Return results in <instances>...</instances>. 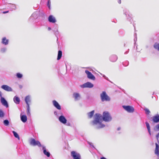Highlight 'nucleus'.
Wrapping results in <instances>:
<instances>
[{"mask_svg": "<svg viewBox=\"0 0 159 159\" xmlns=\"http://www.w3.org/2000/svg\"><path fill=\"white\" fill-rule=\"evenodd\" d=\"M102 116L99 113H96L94 116V120L92 121V123L93 125H98L97 127L98 129H100L105 127V125L102 123Z\"/></svg>", "mask_w": 159, "mask_h": 159, "instance_id": "f257e3e1", "label": "nucleus"}, {"mask_svg": "<svg viewBox=\"0 0 159 159\" xmlns=\"http://www.w3.org/2000/svg\"><path fill=\"white\" fill-rule=\"evenodd\" d=\"M102 119L105 122H109L111 120L112 118L109 112L105 111L103 113Z\"/></svg>", "mask_w": 159, "mask_h": 159, "instance_id": "f03ea898", "label": "nucleus"}, {"mask_svg": "<svg viewBox=\"0 0 159 159\" xmlns=\"http://www.w3.org/2000/svg\"><path fill=\"white\" fill-rule=\"evenodd\" d=\"M101 98L102 102L104 101H108L110 100V98L107 94L104 91L101 94Z\"/></svg>", "mask_w": 159, "mask_h": 159, "instance_id": "7ed1b4c3", "label": "nucleus"}, {"mask_svg": "<svg viewBox=\"0 0 159 159\" xmlns=\"http://www.w3.org/2000/svg\"><path fill=\"white\" fill-rule=\"evenodd\" d=\"M30 145L34 146L37 145L39 147H40L41 146V144L39 141H36L33 138H31L30 139Z\"/></svg>", "mask_w": 159, "mask_h": 159, "instance_id": "20e7f679", "label": "nucleus"}, {"mask_svg": "<svg viewBox=\"0 0 159 159\" xmlns=\"http://www.w3.org/2000/svg\"><path fill=\"white\" fill-rule=\"evenodd\" d=\"M122 107L128 112L132 113L134 111V109L132 107L129 106H123Z\"/></svg>", "mask_w": 159, "mask_h": 159, "instance_id": "39448f33", "label": "nucleus"}, {"mask_svg": "<svg viewBox=\"0 0 159 159\" xmlns=\"http://www.w3.org/2000/svg\"><path fill=\"white\" fill-rule=\"evenodd\" d=\"M71 156L74 159H80V155L79 153H77L74 151L71 152Z\"/></svg>", "mask_w": 159, "mask_h": 159, "instance_id": "423d86ee", "label": "nucleus"}, {"mask_svg": "<svg viewBox=\"0 0 159 159\" xmlns=\"http://www.w3.org/2000/svg\"><path fill=\"white\" fill-rule=\"evenodd\" d=\"M85 73L87 75V77L89 79L94 80L95 79V76L91 73L89 72L88 70H86L85 71Z\"/></svg>", "mask_w": 159, "mask_h": 159, "instance_id": "0eeeda50", "label": "nucleus"}, {"mask_svg": "<svg viewBox=\"0 0 159 159\" xmlns=\"http://www.w3.org/2000/svg\"><path fill=\"white\" fill-rule=\"evenodd\" d=\"M93 86V84L89 82H88L84 83L83 84L81 85L80 87L82 88H91Z\"/></svg>", "mask_w": 159, "mask_h": 159, "instance_id": "6e6552de", "label": "nucleus"}, {"mask_svg": "<svg viewBox=\"0 0 159 159\" xmlns=\"http://www.w3.org/2000/svg\"><path fill=\"white\" fill-rule=\"evenodd\" d=\"M155 145L156 148L155 149L154 153L158 158H159V146L158 144L157 143H155Z\"/></svg>", "mask_w": 159, "mask_h": 159, "instance_id": "1a4fd4ad", "label": "nucleus"}, {"mask_svg": "<svg viewBox=\"0 0 159 159\" xmlns=\"http://www.w3.org/2000/svg\"><path fill=\"white\" fill-rule=\"evenodd\" d=\"M52 103L53 106L57 109L60 110L61 109V107L57 102L56 100H53Z\"/></svg>", "mask_w": 159, "mask_h": 159, "instance_id": "9d476101", "label": "nucleus"}, {"mask_svg": "<svg viewBox=\"0 0 159 159\" xmlns=\"http://www.w3.org/2000/svg\"><path fill=\"white\" fill-rule=\"evenodd\" d=\"M1 88L5 90L6 91H12V89L9 87V86L6 85H2Z\"/></svg>", "mask_w": 159, "mask_h": 159, "instance_id": "9b49d317", "label": "nucleus"}, {"mask_svg": "<svg viewBox=\"0 0 159 159\" xmlns=\"http://www.w3.org/2000/svg\"><path fill=\"white\" fill-rule=\"evenodd\" d=\"M1 97V101L2 104L7 107H8V103L6 100L4 98L2 97V96Z\"/></svg>", "mask_w": 159, "mask_h": 159, "instance_id": "f8f14e48", "label": "nucleus"}, {"mask_svg": "<svg viewBox=\"0 0 159 159\" xmlns=\"http://www.w3.org/2000/svg\"><path fill=\"white\" fill-rule=\"evenodd\" d=\"M59 120L63 124H65L66 123L67 120L65 117L63 116H60L59 118Z\"/></svg>", "mask_w": 159, "mask_h": 159, "instance_id": "ddd939ff", "label": "nucleus"}, {"mask_svg": "<svg viewBox=\"0 0 159 159\" xmlns=\"http://www.w3.org/2000/svg\"><path fill=\"white\" fill-rule=\"evenodd\" d=\"M117 57L115 55H112L110 57V61L112 62H116L117 61Z\"/></svg>", "mask_w": 159, "mask_h": 159, "instance_id": "4468645a", "label": "nucleus"}, {"mask_svg": "<svg viewBox=\"0 0 159 159\" xmlns=\"http://www.w3.org/2000/svg\"><path fill=\"white\" fill-rule=\"evenodd\" d=\"M48 20L50 22L52 23H54L56 21L55 18L52 15H50L49 16Z\"/></svg>", "mask_w": 159, "mask_h": 159, "instance_id": "2eb2a0df", "label": "nucleus"}, {"mask_svg": "<svg viewBox=\"0 0 159 159\" xmlns=\"http://www.w3.org/2000/svg\"><path fill=\"white\" fill-rule=\"evenodd\" d=\"M152 120L154 123L159 122V115H157L152 117Z\"/></svg>", "mask_w": 159, "mask_h": 159, "instance_id": "dca6fc26", "label": "nucleus"}, {"mask_svg": "<svg viewBox=\"0 0 159 159\" xmlns=\"http://www.w3.org/2000/svg\"><path fill=\"white\" fill-rule=\"evenodd\" d=\"M13 100L14 102L16 104H19L20 102V99L17 96H15L13 98Z\"/></svg>", "mask_w": 159, "mask_h": 159, "instance_id": "f3484780", "label": "nucleus"}, {"mask_svg": "<svg viewBox=\"0 0 159 159\" xmlns=\"http://www.w3.org/2000/svg\"><path fill=\"white\" fill-rule=\"evenodd\" d=\"M73 97L75 100H78L80 98V95L79 93H75L73 94Z\"/></svg>", "mask_w": 159, "mask_h": 159, "instance_id": "a211bd4d", "label": "nucleus"}, {"mask_svg": "<svg viewBox=\"0 0 159 159\" xmlns=\"http://www.w3.org/2000/svg\"><path fill=\"white\" fill-rule=\"evenodd\" d=\"M25 101L27 105V106L29 105V103L30 102V97L29 96H26L25 98Z\"/></svg>", "mask_w": 159, "mask_h": 159, "instance_id": "6ab92c4d", "label": "nucleus"}, {"mask_svg": "<svg viewBox=\"0 0 159 159\" xmlns=\"http://www.w3.org/2000/svg\"><path fill=\"white\" fill-rule=\"evenodd\" d=\"M2 43L5 45H7L8 43V40L7 39L6 37H4L2 39Z\"/></svg>", "mask_w": 159, "mask_h": 159, "instance_id": "aec40b11", "label": "nucleus"}, {"mask_svg": "<svg viewBox=\"0 0 159 159\" xmlns=\"http://www.w3.org/2000/svg\"><path fill=\"white\" fill-rule=\"evenodd\" d=\"M43 152L44 154L46 155L48 157H49L50 156V153L47 152L45 147H43Z\"/></svg>", "mask_w": 159, "mask_h": 159, "instance_id": "412c9836", "label": "nucleus"}, {"mask_svg": "<svg viewBox=\"0 0 159 159\" xmlns=\"http://www.w3.org/2000/svg\"><path fill=\"white\" fill-rule=\"evenodd\" d=\"M62 55V52L61 50H59L58 51V55H57V60H59L61 58Z\"/></svg>", "mask_w": 159, "mask_h": 159, "instance_id": "4be33fe9", "label": "nucleus"}, {"mask_svg": "<svg viewBox=\"0 0 159 159\" xmlns=\"http://www.w3.org/2000/svg\"><path fill=\"white\" fill-rule=\"evenodd\" d=\"M94 113V110L89 112L88 114V118L90 119L92 118L93 116Z\"/></svg>", "mask_w": 159, "mask_h": 159, "instance_id": "5701e85b", "label": "nucleus"}, {"mask_svg": "<svg viewBox=\"0 0 159 159\" xmlns=\"http://www.w3.org/2000/svg\"><path fill=\"white\" fill-rule=\"evenodd\" d=\"M21 121L23 122H25L27 120V118L25 115H22L21 117Z\"/></svg>", "mask_w": 159, "mask_h": 159, "instance_id": "b1692460", "label": "nucleus"}, {"mask_svg": "<svg viewBox=\"0 0 159 159\" xmlns=\"http://www.w3.org/2000/svg\"><path fill=\"white\" fill-rule=\"evenodd\" d=\"M12 132L14 136L16 138H17L19 140L20 139V138L18 134L15 131H13Z\"/></svg>", "mask_w": 159, "mask_h": 159, "instance_id": "393cba45", "label": "nucleus"}, {"mask_svg": "<svg viewBox=\"0 0 159 159\" xmlns=\"http://www.w3.org/2000/svg\"><path fill=\"white\" fill-rule=\"evenodd\" d=\"M145 123H146L147 129H148V131L149 133L150 134H151L150 128V127L149 124L147 122H146Z\"/></svg>", "mask_w": 159, "mask_h": 159, "instance_id": "a878e982", "label": "nucleus"}, {"mask_svg": "<svg viewBox=\"0 0 159 159\" xmlns=\"http://www.w3.org/2000/svg\"><path fill=\"white\" fill-rule=\"evenodd\" d=\"M154 48L156 49H157L158 51H159V44L157 43H155L153 46Z\"/></svg>", "mask_w": 159, "mask_h": 159, "instance_id": "bb28decb", "label": "nucleus"}, {"mask_svg": "<svg viewBox=\"0 0 159 159\" xmlns=\"http://www.w3.org/2000/svg\"><path fill=\"white\" fill-rule=\"evenodd\" d=\"M27 114L28 116L30 115V108L29 105H28V106H27Z\"/></svg>", "mask_w": 159, "mask_h": 159, "instance_id": "cd10ccee", "label": "nucleus"}, {"mask_svg": "<svg viewBox=\"0 0 159 159\" xmlns=\"http://www.w3.org/2000/svg\"><path fill=\"white\" fill-rule=\"evenodd\" d=\"M3 123L6 126H8L9 124V122L8 120H5L3 121Z\"/></svg>", "mask_w": 159, "mask_h": 159, "instance_id": "c85d7f7f", "label": "nucleus"}, {"mask_svg": "<svg viewBox=\"0 0 159 159\" xmlns=\"http://www.w3.org/2000/svg\"><path fill=\"white\" fill-rule=\"evenodd\" d=\"M144 110L145 111V113L146 114L149 115V113H150V111L149 110V109H148L145 108L144 109Z\"/></svg>", "mask_w": 159, "mask_h": 159, "instance_id": "c756f323", "label": "nucleus"}, {"mask_svg": "<svg viewBox=\"0 0 159 159\" xmlns=\"http://www.w3.org/2000/svg\"><path fill=\"white\" fill-rule=\"evenodd\" d=\"M16 76L17 78H21L22 77V74H20V73H17L16 74Z\"/></svg>", "mask_w": 159, "mask_h": 159, "instance_id": "7c9ffc66", "label": "nucleus"}, {"mask_svg": "<svg viewBox=\"0 0 159 159\" xmlns=\"http://www.w3.org/2000/svg\"><path fill=\"white\" fill-rule=\"evenodd\" d=\"M4 116V114L3 112L1 110H0V117H3Z\"/></svg>", "mask_w": 159, "mask_h": 159, "instance_id": "2f4dec72", "label": "nucleus"}, {"mask_svg": "<svg viewBox=\"0 0 159 159\" xmlns=\"http://www.w3.org/2000/svg\"><path fill=\"white\" fill-rule=\"evenodd\" d=\"M50 4H51V2L50 1V0H49L48 1V2L47 5L49 9H50Z\"/></svg>", "mask_w": 159, "mask_h": 159, "instance_id": "473e14b6", "label": "nucleus"}, {"mask_svg": "<svg viewBox=\"0 0 159 159\" xmlns=\"http://www.w3.org/2000/svg\"><path fill=\"white\" fill-rule=\"evenodd\" d=\"M156 138L157 139V140H158V138H159V132L158 133V134L156 135Z\"/></svg>", "mask_w": 159, "mask_h": 159, "instance_id": "72a5a7b5", "label": "nucleus"}, {"mask_svg": "<svg viewBox=\"0 0 159 159\" xmlns=\"http://www.w3.org/2000/svg\"><path fill=\"white\" fill-rule=\"evenodd\" d=\"M156 128L158 130H159V124L157 125L156 126Z\"/></svg>", "mask_w": 159, "mask_h": 159, "instance_id": "f704fd0d", "label": "nucleus"}, {"mask_svg": "<svg viewBox=\"0 0 159 159\" xmlns=\"http://www.w3.org/2000/svg\"><path fill=\"white\" fill-rule=\"evenodd\" d=\"M9 12V11H3L2 12V13L3 14H5L7 13H8Z\"/></svg>", "mask_w": 159, "mask_h": 159, "instance_id": "c9c22d12", "label": "nucleus"}, {"mask_svg": "<svg viewBox=\"0 0 159 159\" xmlns=\"http://www.w3.org/2000/svg\"><path fill=\"white\" fill-rule=\"evenodd\" d=\"M5 48L1 50L2 52H5Z\"/></svg>", "mask_w": 159, "mask_h": 159, "instance_id": "e433bc0d", "label": "nucleus"}, {"mask_svg": "<svg viewBox=\"0 0 159 159\" xmlns=\"http://www.w3.org/2000/svg\"><path fill=\"white\" fill-rule=\"evenodd\" d=\"M118 3H119V4H120L121 3V0H118Z\"/></svg>", "mask_w": 159, "mask_h": 159, "instance_id": "4c0bfd02", "label": "nucleus"}, {"mask_svg": "<svg viewBox=\"0 0 159 159\" xmlns=\"http://www.w3.org/2000/svg\"><path fill=\"white\" fill-rule=\"evenodd\" d=\"M101 159H107L104 157H102L101 158Z\"/></svg>", "mask_w": 159, "mask_h": 159, "instance_id": "58836bf2", "label": "nucleus"}, {"mask_svg": "<svg viewBox=\"0 0 159 159\" xmlns=\"http://www.w3.org/2000/svg\"><path fill=\"white\" fill-rule=\"evenodd\" d=\"M2 96L1 92L0 91V97Z\"/></svg>", "mask_w": 159, "mask_h": 159, "instance_id": "ea45409f", "label": "nucleus"}, {"mask_svg": "<svg viewBox=\"0 0 159 159\" xmlns=\"http://www.w3.org/2000/svg\"><path fill=\"white\" fill-rule=\"evenodd\" d=\"M120 129V128H118L117 129V130H119Z\"/></svg>", "mask_w": 159, "mask_h": 159, "instance_id": "a19ab883", "label": "nucleus"}]
</instances>
